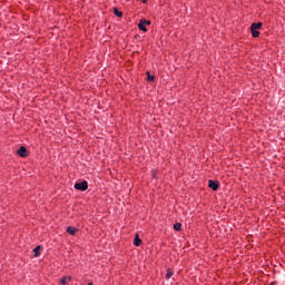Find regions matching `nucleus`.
Segmentation results:
<instances>
[{
    "label": "nucleus",
    "instance_id": "1a4fd4ad",
    "mask_svg": "<svg viewBox=\"0 0 285 285\" xmlns=\"http://www.w3.org/2000/svg\"><path fill=\"white\" fill-rule=\"evenodd\" d=\"M173 275H174L173 269H167L166 279H170V277H173Z\"/></svg>",
    "mask_w": 285,
    "mask_h": 285
},
{
    "label": "nucleus",
    "instance_id": "9d476101",
    "mask_svg": "<svg viewBox=\"0 0 285 285\" xmlns=\"http://www.w3.org/2000/svg\"><path fill=\"white\" fill-rule=\"evenodd\" d=\"M39 250H41V246H37V247L33 249L35 257H39Z\"/></svg>",
    "mask_w": 285,
    "mask_h": 285
},
{
    "label": "nucleus",
    "instance_id": "7ed1b4c3",
    "mask_svg": "<svg viewBox=\"0 0 285 285\" xmlns=\"http://www.w3.org/2000/svg\"><path fill=\"white\" fill-rule=\"evenodd\" d=\"M208 187L212 188V190H217L219 188V183L215 180H208Z\"/></svg>",
    "mask_w": 285,
    "mask_h": 285
},
{
    "label": "nucleus",
    "instance_id": "2eb2a0df",
    "mask_svg": "<svg viewBox=\"0 0 285 285\" xmlns=\"http://www.w3.org/2000/svg\"><path fill=\"white\" fill-rule=\"evenodd\" d=\"M142 23H145V26H150V21L148 20H140Z\"/></svg>",
    "mask_w": 285,
    "mask_h": 285
},
{
    "label": "nucleus",
    "instance_id": "39448f33",
    "mask_svg": "<svg viewBox=\"0 0 285 285\" xmlns=\"http://www.w3.org/2000/svg\"><path fill=\"white\" fill-rule=\"evenodd\" d=\"M69 282H72V276H66V277H63V278L60 281V284H61V285H66V284H68Z\"/></svg>",
    "mask_w": 285,
    "mask_h": 285
},
{
    "label": "nucleus",
    "instance_id": "dca6fc26",
    "mask_svg": "<svg viewBox=\"0 0 285 285\" xmlns=\"http://www.w3.org/2000/svg\"><path fill=\"white\" fill-rule=\"evenodd\" d=\"M142 1V3H148V0H141Z\"/></svg>",
    "mask_w": 285,
    "mask_h": 285
},
{
    "label": "nucleus",
    "instance_id": "4468645a",
    "mask_svg": "<svg viewBox=\"0 0 285 285\" xmlns=\"http://www.w3.org/2000/svg\"><path fill=\"white\" fill-rule=\"evenodd\" d=\"M147 81H155V76H150V72L147 71Z\"/></svg>",
    "mask_w": 285,
    "mask_h": 285
},
{
    "label": "nucleus",
    "instance_id": "20e7f679",
    "mask_svg": "<svg viewBox=\"0 0 285 285\" xmlns=\"http://www.w3.org/2000/svg\"><path fill=\"white\" fill-rule=\"evenodd\" d=\"M77 230H78L77 227H72V226L67 227V233L72 236L77 235Z\"/></svg>",
    "mask_w": 285,
    "mask_h": 285
},
{
    "label": "nucleus",
    "instance_id": "6e6552de",
    "mask_svg": "<svg viewBox=\"0 0 285 285\" xmlns=\"http://www.w3.org/2000/svg\"><path fill=\"white\" fill-rule=\"evenodd\" d=\"M114 14H115L116 17H118V18L124 17V12L119 11V9H117V8L114 9Z\"/></svg>",
    "mask_w": 285,
    "mask_h": 285
},
{
    "label": "nucleus",
    "instance_id": "f03ea898",
    "mask_svg": "<svg viewBox=\"0 0 285 285\" xmlns=\"http://www.w3.org/2000/svg\"><path fill=\"white\" fill-rule=\"evenodd\" d=\"M18 155H19V157H28V149L26 147L21 146L18 149Z\"/></svg>",
    "mask_w": 285,
    "mask_h": 285
},
{
    "label": "nucleus",
    "instance_id": "423d86ee",
    "mask_svg": "<svg viewBox=\"0 0 285 285\" xmlns=\"http://www.w3.org/2000/svg\"><path fill=\"white\" fill-rule=\"evenodd\" d=\"M139 30H141L142 32H148V29L146 28V22H142L140 20L139 24H138Z\"/></svg>",
    "mask_w": 285,
    "mask_h": 285
},
{
    "label": "nucleus",
    "instance_id": "f257e3e1",
    "mask_svg": "<svg viewBox=\"0 0 285 285\" xmlns=\"http://www.w3.org/2000/svg\"><path fill=\"white\" fill-rule=\"evenodd\" d=\"M75 188L76 190H81V191L88 190V181L83 180L81 183H76Z\"/></svg>",
    "mask_w": 285,
    "mask_h": 285
},
{
    "label": "nucleus",
    "instance_id": "0eeeda50",
    "mask_svg": "<svg viewBox=\"0 0 285 285\" xmlns=\"http://www.w3.org/2000/svg\"><path fill=\"white\" fill-rule=\"evenodd\" d=\"M250 30H262V22L252 23Z\"/></svg>",
    "mask_w": 285,
    "mask_h": 285
},
{
    "label": "nucleus",
    "instance_id": "f3484780",
    "mask_svg": "<svg viewBox=\"0 0 285 285\" xmlns=\"http://www.w3.org/2000/svg\"><path fill=\"white\" fill-rule=\"evenodd\" d=\"M88 285H92V283H88Z\"/></svg>",
    "mask_w": 285,
    "mask_h": 285
},
{
    "label": "nucleus",
    "instance_id": "9b49d317",
    "mask_svg": "<svg viewBox=\"0 0 285 285\" xmlns=\"http://www.w3.org/2000/svg\"><path fill=\"white\" fill-rule=\"evenodd\" d=\"M174 230H181V223L174 224Z\"/></svg>",
    "mask_w": 285,
    "mask_h": 285
},
{
    "label": "nucleus",
    "instance_id": "ddd939ff",
    "mask_svg": "<svg viewBox=\"0 0 285 285\" xmlns=\"http://www.w3.org/2000/svg\"><path fill=\"white\" fill-rule=\"evenodd\" d=\"M252 37H254L255 39H257V37H259V31H257V30H252Z\"/></svg>",
    "mask_w": 285,
    "mask_h": 285
},
{
    "label": "nucleus",
    "instance_id": "f8f14e48",
    "mask_svg": "<svg viewBox=\"0 0 285 285\" xmlns=\"http://www.w3.org/2000/svg\"><path fill=\"white\" fill-rule=\"evenodd\" d=\"M134 244H135L136 246H139V244H141V240L139 239V235H136L135 240H134Z\"/></svg>",
    "mask_w": 285,
    "mask_h": 285
}]
</instances>
